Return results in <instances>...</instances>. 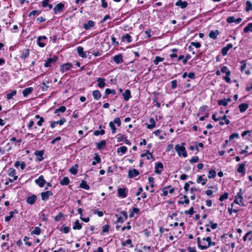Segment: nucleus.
Segmentation results:
<instances>
[{"label":"nucleus","mask_w":252,"mask_h":252,"mask_svg":"<svg viewBox=\"0 0 252 252\" xmlns=\"http://www.w3.org/2000/svg\"><path fill=\"white\" fill-rule=\"evenodd\" d=\"M175 5L178 6H180L181 8H185L188 5V2L186 1H182L181 0H178Z\"/></svg>","instance_id":"nucleus-28"},{"label":"nucleus","mask_w":252,"mask_h":252,"mask_svg":"<svg viewBox=\"0 0 252 252\" xmlns=\"http://www.w3.org/2000/svg\"><path fill=\"white\" fill-rule=\"evenodd\" d=\"M243 240L244 241H246L248 240L249 241L252 240V231H248L243 237Z\"/></svg>","instance_id":"nucleus-30"},{"label":"nucleus","mask_w":252,"mask_h":252,"mask_svg":"<svg viewBox=\"0 0 252 252\" xmlns=\"http://www.w3.org/2000/svg\"><path fill=\"white\" fill-rule=\"evenodd\" d=\"M243 197L242 196V190L240 189H239V192H237V195L235 196L234 203L240 206H244L245 204L243 201Z\"/></svg>","instance_id":"nucleus-2"},{"label":"nucleus","mask_w":252,"mask_h":252,"mask_svg":"<svg viewBox=\"0 0 252 252\" xmlns=\"http://www.w3.org/2000/svg\"><path fill=\"white\" fill-rule=\"evenodd\" d=\"M58 60V58L56 56H54L52 58H49L44 63V66L46 67H50L51 64L56 62Z\"/></svg>","instance_id":"nucleus-15"},{"label":"nucleus","mask_w":252,"mask_h":252,"mask_svg":"<svg viewBox=\"0 0 252 252\" xmlns=\"http://www.w3.org/2000/svg\"><path fill=\"white\" fill-rule=\"evenodd\" d=\"M215 245H216L215 242L211 241V242L207 244V245H203V247L202 248H201V250L206 249L208 248L211 245L215 246Z\"/></svg>","instance_id":"nucleus-60"},{"label":"nucleus","mask_w":252,"mask_h":252,"mask_svg":"<svg viewBox=\"0 0 252 252\" xmlns=\"http://www.w3.org/2000/svg\"><path fill=\"white\" fill-rule=\"evenodd\" d=\"M106 145V142L105 140H101L99 142L96 143V147L98 150L102 149Z\"/></svg>","instance_id":"nucleus-38"},{"label":"nucleus","mask_w":252,"mask_h":252,"mask_svg":"<svg viewBox=\"0 0 252 252\" xmlns=\"http://www.w3.org/2000/svg\"><path fill=\"white\" fill-rule=\"evenodd\" d=\"M185 145V143H182L181 145L177 144L175 147V150L179 157L182 156L184 158H186L188 156Z\"/></svg>","instance_id":"nucleus-1"},{"label":"nucleus","mask_w":252,"mask_h":252,"mask_svg":"<svg viewBox=\"0 0 252 252\" xmlns=\"http://www.w3.org/2000/svg\"><path fill=\"white\" fill-rule=\"evenodd\" d=\"M94 25V22L92 20H89L87 22V23H86L84 24L83 25V28L88 30H89L90 28H93Z\"/></svg>","instance_id":"nucleus-24"},{"label":"nucleus","mask_w":252,"mask_h":252,"mask_svg":"<svg viewBox=\"0 0 252 252\" xmlns=\"http://www.w3.org/2000/svg\"><path fill=\"white\" fill-rule=\"evenodd\" d=\"M216 176V171L215 170H210L208 172V177L209 179L214 178Z\"/></svg>","instance_id":"nucleus-46"},{"label":"nucleus","mask_w":252,"mask_h":252,"mask_svg":"<svg viewBox=\"0 0 252 252\" xmlns=\"http://www.w3.org/2000/svg\"><path fill=\"white\" fill-rule=\"evenodd\" d=\"M105 79L104 78L98 77L96 79L97 82V87L99 88H103L105 86Z\"/></svg>","instance_id":"nucleus-16"},{"label":"nucleus","mask_w":252,"mask_h":252,"mask_svg":"<svg viewBox=\"0 0 252 252\" xmlns=\"http://www.w3.org/2000/svg\"><path fill=\"white\" fill-rule=\"evenodd\" d=\"M238 173L245 174V164L244 163H241L239 164L238 167L237 169Z\"/></svg>","instance_id":"nucleus-33"},{"label":"nucleus","mask_w":252,"mask_h":252,"mask_svg":"<svg viewBox=\"0 0 252 252\" xmlns=\"http://www.w3.org/2000/svg\"><path fill=\"white\" fill-rule=\"evenodd\" d=\"M47 42V37L45 36H39L37 39V44L40 47H44Z\"/></svg>","instance_id":"nucleus-3"},{"label":"nucleus","mask_w":252,"mask_h":252,"mask_svg":"<svg viewBox=\"0 0 252 252\" xmlns=\"http://www.w3.org/2000/svg\"><path fill=\"white\" fill-rule=\"evenodd\" d=\"M41 13V12L39 10H33L32 11H31L29 14V17H31L32 16H34L35 15H38L40 13Z\"/></svg>","instance_id":"nucleus-63"},{"label":"nucleus","mask_w":252,"mask_h":252,"mask_svg":"<svg viewBox=\"0 0 252 252\" xmlns=\"http://www.w3.org/2000/svg\"><path fill=\"white\" fill-rule=\"evenodd\" d=\"M164 59L163 58H161L159 56H156L155 60L154 61V63L155 64L157 65L159 62H162Z\"/></svg>","instance_id":"nucleus-51"},{"label":"nucleus","mask_w":252,"mask_h":252,"mask_svg":"<svg viewBox=\"0 0 252 252\" xmlns=\"http://www.w3.org/2000/svg\"><path fill=\"white\" fill-rule=\"evenodd\" d=\"M126 245H130V246H129L130 248H132L133 247V246L132 244V241H131V239H127L126 241L123 242L122 243V245L123 247L126 246Z\"/></svg>","instance_id":"nucleus-49"},{"label":"nucleus","mask_w":252,"mask_h":252,"mask_svg":"<svg viewBox=\"0 0 252 252\" xmlns=\"http://www.w3.org/2000/svg\"><path fill=\"white\" fill-rule=\"evenodd\" d=\"M53 195V192L51 190H48L45 192H42L41 193V199L43 201L47 200L49 197Z\"/></svg>","instance_id":"nucleus-9"},{"label":"nucleus","mask_w":252,"mask_h":252,"mask_svg":"<svg viewBox=\"0 0 252 252\" xmlns=\"http://www.w3.org/2000/svg\"><path fill=\"white\" fill-rule=\"evenodd\" d=\"M114 123V124H116L118 126H120L121 124V121L120 118H116L114 119L113 121H112Z\"/></svg>","instance_id":"nucleus-64"},{"label":"nucleus","mask_w":252,"mask_h":252,"mask_svg":"<svg viewBox=\"0 0 252 252\" xmlns=\"http://www.w3.org/2000/svg\"><path fill=\"white\" fill-rule=\"evenodd\" d=\"M226 116L225 115H223L222 117H219L218 118L216 117V114L215 113L212 115L213 120L217 122L220 120H225V124L228 125L230 124V121L228 119H226Z\"/></svg>","instance_id":"nucleus-7"},{"label":"nucleus","mask_w":252,"mask_h":252,"mask_svg":"<svg viewBox=\"0 0 252 252\" xmlns=\"http://www.w3.org/2000/svg\"><path fill=\"white\" fill-rule=\"evenodd\" d=\"M43 155H44V151H36L34 152V155L36 157V160L38 161H41L43 160Z\"/></svg>","instance_id":"nucleus-12"},{"label":"nucleus","mask_w":252,"mask_h":252,"mask_svg":"<svg viewBox=\"0 0 252 252\" xmlns=\"http://www.w3.org/2000/svg\"><path fill=\"white\" fill-rule=\"evenodd\" d=\"M228 197V193L227 192H225L223 194L221 195L220 198L219 200L220 201H222L224 200L227 199Z\"/></svg>","instance_id":"nucleus-59"},{"label":"nucleus","mask_w":252,"mask_h":252,"mask_svg":"<svg viewBox=\"0 0 252 252\" xmlns=\"http://www.w3.org/2000/svg\"><path fill=\"white\" fill-rule=\"evenodd\" d=\"M245 33H247L249 32H252V23H250L248 25L245 27L243 30Z\"/></svg>","instance_id":"nucleus-45"},{"label":"nucleus","mask_w":252,"mask_h":252,"mask_svg":"<svg viewBox=\"0 0 252 252\" xmlns=\"http://www.w3.org/2000/svg\"><path fill=\"white\" fill-rule=\"evenodd\" d=\"M122 40L125 41L126 40L127 43H130L131 42V36L128 33L124 34L122 38Z\"/></svg>","instance_id":"nucleus-34"},{"label":"nucleus","mask_w":252,"mask_h":252,"mask_svg":"<svg viewBox=\"0 0 252 252\" xmlns=\"http://www.w3.org/2000/svg\"><path fill=\"white\" fill-rule=\"evenodd\" d=\"M207 182V179L205 177V175H202L198 176V178L196 180V182L198 184H201L202 185L204 186L206 184Z\"/></svg>","instance_id":"nucleus-11"},{"label":"nucleus","mask_w":252,"mask_h":252,"mask_svg":"<svg viewBox=\"0 0 252 252\" xmlns=\"http://www.w3.org/2000/svg\"><path fill=\"white\" fill-rule=\"evenodd\" d=\"M65 110H66L65 107L64 106H62L60 108H59L58 109H57L55 111L54 113L55 114H57L59 112L63 113V112H64L65 111Z\"/></svg>","instance_id":"nucleus-52"},{"label":"nucleus","mask_w":252,"mask_h":252,"mask_svg":"<svg viewBox=\"0 0 252 252\" xmlns=\"http://www.w3.org/2000/svg\"><path fill=\"white\" fill-rule=\"evenodd\" d=\"M116 91L115 90H111L110 89H106L105 91V94L106 95H108L109 94H115Z\"/></svg>","instance_id":"nucleus-56"},{"label":"nucleus","mask_w":252,"mask_h":252,"mask_svg":"<svg viewBox=\"0 0 252 252\" xmlns=\"http://www.w3.org/2000/svg\"><path fill=\"white\" fill-rule=\"evenodd\" d=\"M233 45L231 43H229L226 46L223 47L221 49V54L222 56H224L227 54L228 51L232 48Z\"/></svg>","instance_id":"nucleus-17"},{"label":"nucleus","mask_w":252,"mask_h":252,"mask_svg":"<svg viewBox=\"0 0 252 252\" xmlns=\"http://www.w3.org/2000/svg\"><path fill=\"white\" fill-rule=\"evenodd\" d=\"M113 61L116 64L122 63L123 62V56L121 54L114 56Z\"/></svg>","instance_id":"nucleus-20"},{"label":"nucleus","mask_w":252,"mask_h":252,"mask_svg":"<svg viewBox=\"0 0 252 252\" xmlns=\"http://www.w3.org/2000/svg\"><path fill=\"white\" fill-rule=\"evenodd\" d=\"M50 0H44L42 2V6L43 8L48 7L50 9L53 8V6L50 3Z\"/></svg>","instance_id":"nucleus-32"},{"label":"nucleus","mask_w":252,"mask_h":252,"mask_svg":"<svg viewBox=\"0 0 252 252\" xmlns=\"http://www.w3.org/2000/svg\"><path fill=\"white\" fill-rule=\"evenodd\" d=\"M37 199V197L35 195H32L31 196H29L26 200V202L31 205L33 204Z\"/></svg>","instance_id":"nucleus-25"},{"label":"nucleus","mask_w":252,"mask_h":252,"mask_svg":"<svg viewBox=\"0 0 252 252\" xmlns=\"http://www.w3.org/2000/svg\"><path fill=\"white\" fill-rule=\"evenodd\" d=\"M64 8V4L62 2H60L57 4L54 8L53 11L55 15H57L63 11Z\"/></svg>","instance_id":"nucleus-4"},{"label":"nucleus","mask_w":252,"mask_h":252,"mask_svg":"<svg viewBox=\"0 0 252 252\" xmlns=\"http://www.w3.org/2000/svg\"><path fill=\"white\" fill-rule=\"evenodd\" d=\"M16 172L15 170L13 168H9L8 170V175L10 177H13V180H16L18 176L16 175Z\"/></svg>","instance_id":"nucleus-26"},{"label":"nucleus","mask_w":252,"mask_h":252,"mask_svg":"<svg viewBox=\"0 0 252 252\" xmlns=\"http://www.w3.org/2000/svg\"><path fill=\"white\" fill-rule=\"evenodd\" d=\"M16 93H17L16 91L13 90L10 93L8 94H7V99L8 100H10V99H12L13 96L16 95Z\"/></svg>","instance_id":"nucleus-57"},{"label":"nucleus","mask_w":252,"mask_h":252,"mask_svg":"<svg viewBox=\"0 0 252 252\" xmlns=\"http://www.w3.org/2000/svg\"><path fill=\"white\" fill-rule=\"evenodd\" d=\"M21 58L25 61L29 56L30 50L29 49H24L21 51Z\"/></svg>","instance_id":"nucleus-23"},{"label":"nucleus","mask_w":252,"mask_h":252,"mask_svg":"<svg viewBox=\"0 0 252 252\" xmlns=\"http://www.w3.org/2000/svg\"><path fill=\"white\" fill-rule=\"evenodd\" d=\"M147 155H148L147 156V158L148 159H150V158H152V154L148 151L147 150L146 152V153H144V154H142L141 155V157H144L145 156H146Z\"/></svg>","instance_id":"nucleus-58"},{"label":"nucleus","mask_w":252,"mask_h":252,"mask_svg":"<svg viewBox=\"0 0 252 252\" xmlns=\"http://www.w3.org/2000/svg\"><path fill=\"white\" fill-rule=\"evenodd\" d=\"M94 161H93L92 162V164L93 165H95L97 163H99L101 160V158L98 155L96 154L95 157H94Z\"/></svg>","instance_id":"nucleus-50"},{"label":"nucleus","mask_w":252,"mask_h":252,"mask_svg":"<svg viewBox=\"0 0 252 252\" xmlns=\"http://www.w3.org/2000/svg\"><path fill=\"white\" fill-rule=\"evenodd\" d=\"M249 107V104L247 103H242L239 105V108L240 112L242 113L244 112L247 110Z\"/></svg>","instance_id":"nucleus-31"},{"label":"nucleus","mask_w":252,"mask_h":252,"mask_svg":"<svg viewBox=\"0 0 252 252\" xmlns=\"http://www.w3.org/2000/svg\"><path fill=\"white\" fill-rule=\"evenodd\" d=\"M109 227L110 226L108 224L103 226L101 234L108 232L109 231Z\"/></svg>","instance_id":"nucleus-62"},{"label":"nucleus","mask_w":252,"mask_h":252,"mask_svg":"<svg viewBox=\"0 0 252 252\" xmlns=\"http://www.w3.org/2000/svg\"><path fill=\"white\" fill-rule=\"evenodd\" d=\"M49 83V81L48 80H45L44 81H43L42 83V86L40 87V88L41 89V90L43 91V92H45V91H47L48 88H49V86L47 85Z\"/></svg>","instance_id":"nucleus-27"},{"label":"nucleus","mask_w":252,"mask_h":252,"mask_svg":"<svg viewBox=\"0 0 252 252\" xmlns=\"http://www.w3.org/2000/svg\"><path fill=\"white\" fill-rule=\"evenodd\" d=\"M218 104L220 106L222 105L224 106H226L228 104L225 99H220V100H218Z\"/></svg>","instance_id":"nucleus-54"},{"label":"nucleus","mask_w":252,"mask_h":252,"mask_svg":"<svg viewBox=\"0 0 252 252\" xmlns=\"http://www.w3.org/2000/svg\"><path fill=\"white\" fill-rule=\"evenodd\" d=\"M69 182H70V181H69V178L67 177H65L60 181V183L61 185H62L63 186H64V185H68Z\"/></svg>","instance_id":"nucleus-43"},{"label":"nucleus","mask_w":252,"mask_h":252,"mask_svg":"<svg viewBox=\"0 0 252 252\" xmlns=\"http://www.w3.org/2000/svg\"><path fill=\"white\" fill-rule=\"evenodd\" d=\"M245 10L247 12H249L251 10H252V3L249 1L247 0L246 2V8Z\"/></svg>","instance_id":"nucleus-41"},{"label":"nucleus","mask_w":252,"mask_h":252,"mask_svg":"<svg viewBox=\"0 0 252 252\" xmlns=\"http://www.w3.org/2000/svg\"><path fill=\"white\" fill-rule=\"evenodd\" d=\"M242 20V19L239 18L235 19L234 16L229 17L227 18L226 21L228 23H235L236 24H239Z\"/></svg>","instance_id":"nucleus-14"},{"label":"nucleus","mask_w":252,"mask_h":252,"mask_svg":"<svg viewBox=\"0 0 252 252\" xmlns=\"http://www.w3.org/2000/svg\"><path fill=\"white\" fill-rule=\"evenodd\" d=\"M41 233V229L40 228L37 226L34 227L33 230L32 231L31 234H35L36 235H39Z\"/></svg>","instance_id":"nucleus-48"},{"label":"nucleus","mask_w":252,"mask_h":252,"mask_svg":"<svg viewBox=\"0 0 252 252\" xmlns=\"http://www.w3.org/2000/svg\"><path fill=\"white\" fill-rule=\"evenodd\" d=\"M82 228V225L80 223L79 220H77L75 221L74 224L73 226V229L74 230H80Z\"/></svg>","instance_id":"nucleus-44"},{"label":"nucleus","mask_w":252,"mask_h":252,"mask_svg":"<svg viewBox=\"0 0 252 252\" xmlns=\"http://www.w3.org/2000/svg\"><path fill=\"white\" fill-rule=\"evenodd\" d=\"M14 212L13 211H10L9 213V216H6L5 218V220L7 222L9 221L10 220L13 218Z\"/></svg>","instance_id":"nucleus-55"},{"label":"nucleus","mask_w":252,"mask_h":252,"mask_svg":"<svg viewBox=\"0 0 252 252\" xmlns=\"http://www.w3.org/2000/svg\"><path fill=\"white\" fill-rule=\"evenodd\" d=\"M219 34V32L218 30L211 31L209 34V36L213 39H216Z\"/></svg>","instance_id":"nucleus-29"},{"label":"nucleus","mask_w":252,"mask_h":252,"mask_svg":"<svg viewBox=\"0 0 252 252\" xmlns=\"http://www.w3.org/2000/svg\"><path fill=\"white\" fill-rule=\"evenodd\" d=\"M121 214L122 216H119L118 215H116V217H117V222L123 223L125 220H126L127 219V214L126 212L123 211L121 212Z\"/></svg>","instance_id":"nucleus-6"},{"label":"nucleus","mask_w":252,"mask_h":252,"mask_svg":"<svg viewBox=\"0 0 252 252\" xmlns=\"http://www.w3.org/2000/svg\"><path fill=\"white\" fill-rule=\"evenodd\" d=\"M33 91V88L32 87H29L26 88L23 91V94L26 97Z\"/></svg>","instance_id":"nucleus-36"},{"label":"nucleus","mask_w":252,"mask_h":252,"mask_svg":"<svg viewBox=\"0 0 252 252\" xmlns=\"http://www.w3.org/2000/svg\"><path fill=\"white\" fill-rule=\"evenodd\" d=\"M118 195L121 198H125L127 195V190L125 188L118 189Z\"/></svg>","instance_id":"nucleus-5"},{"label":"nucleus","mask_w":252,"mask_h":252,"mask_svg":"<svg viewBox=\"0 0 252 252\" xmlns=\"http://www.w3.org/2000/svg\"><path fill=\"white\" fill-rule=\"evenodd\" d=\"M34 182L36 184L41 188L43 187L46 183L42 175H40L37 179H35Z\"/></svg>","instance_id":"nucleus-8"},{"label":"nucleus","mask_w":252,"mask_h":252,"mask_svg":"<svg viewBox=\"0 0 252 252\" xmlns=\"http://www.w3.org/2000/svg\"><path fill=\"white\" fill-rule=\"evenodd\" d=\"M72 66V64L71 63H66L61 66L60 70L63 73L68 71Z\"/></svg>","instance_id":"nucleus-10"},{"label":"nucleus","mask_w":252,"mask_h":252,"mask_svg":"<svg viewBox=\"0 0 252 252\" xmlns=\"http://www.w3.org/2000/svg\"><path fill=\"white\" fill-rule=\"evenodd\" d=\"M183 198L185 199L184 201L179 200L178 201V204H184L185 203L186 205H188L189 202V200L188 196L186 195H184Z\"/></svg>","instance_id":"nucleus-47"},{"label":"nucleus","mask_w":252,"mask_h":252,"mask_svg":"<svg viewBox=\"0 0 252 252\" xmlns=\"http://www.w3.org/2000/svg\"><path fill=\"white\" fill-rule=\"evenodd\" d=\"M78 167V165L77 164H76L74 166L71 167L69 169V172L71 174L75 175L77 174L78 170L77 168Z\"/></svg>","instance_id":"nucleus-37"},{"label":"nucleus","mask_w":252,"mask_h":252,"mask_svg":"<svg viewBox=\"0 0 252 252\" xmlns=\"http://www.w3.org/2000/svg\"><path fill=\"white\" fill-rule=\"evenodd\" d=\"M105 133V130L103 129H102L101 130H95L94 132V134L95 136H98L99 135H103Z\"/></svg>","instance_id":"nucleus-61"},{"label":"nucleus","mask_w":252,"mask_h":252,"mask_svg":"<svg viewBox=\"0 0 252 252\" xmlns=\"http://www.w3.org/2000/svg\"><path fill=\"white\" fill-rule=\"evenodd\" d=\"M109 125L112 130V133L115 134L116 132V128L114 123L112 121H111L110 122Z\"/></svg>","instance_id":"nucleus-53"},{"label":"nucleus","mask_w":252,"mask_h":252,"mask_svg":"<svg viewBox=\"0 0 252 252\" xmlns=\"http://www.w3.org/2000/svg\"><path fill=\"white\" fill-rule=\"evenodd\" d=\"M14 165L16 167L20 166L22 170L24 169L26 167L25 162L24 161L20 162V161H16L14 163Z\"/></svg>","instance_id":"nucleus-35"},{"label":"nucleus","mask_w":252,"mask_h":252,"mask_svg":"<svg viewBox=\"0 0 252 252\" xmlns=\"http://www.w3.org/2000/svg\"><path fill=\"white\" fill-rule=\"evenodd\" d=\"M122 95L124 97V100L126 101L129 100V99L132 97L130 91L128 89L125 90V92L122 94Z\"/></svg>","instance_id":"nucleus-19"},{"label":"nucleus","mask_w":252,"mask_h":252,"mask_svg":"<svg viewBox=\"0 0 252 252\" xmlns=\"http://www.w3.org/2000/svg\"><path fill=\"white\" fill-rule=\"evenodd\" d=\"M220 71L222 73H225L226 75H230L231 72L228 69V67L226 66H223L220 68Z\"/></svg>","instance_id":"nucleus-39"},{"label":"nucleus","mask_w":252,"mask_h":252,"mask_svg":"<svg viewBox=\"0 0 252 252\" xmlns=\"http://www.w3.org/2000/svg\"><path fill=\"white\" fill-rule=\"evenodd\" d=\"M92 95L95 100H99L101 97V94L100 92L98 90H94L92 92Z\"/></svg>","instance_id":"nucleus-21"},{"label":"nucleus","mask_w":252,"mask_h":252,"mask_svg":"<svg viewBox=\"0 0 252 252\" xmlns=\"http://www.w3.org/2000/svg\"><path fill=\"white\" fill-rule=\"evenodd\" d=\"M139 175V172L135 169H133L128 171V177L132 178Z\"/></svg>","instance_id":"nucleus-22"},{"label":"nucleus","mask_w":252,"mask_h":252,"mask_svg":"<svg viewBox=\"0 0 252 252\" xmlns=\"http://www.w3.org/2000/svg\"><path fill=\"white\" fill-rule=\"evenodd\" d=\"M127 149L126 147L122 146V147H120V148H118L117 152L118 153H121V156H122V155H123L126 153Z\"/></svg>","instance_id":"nucleus-42"},{"label":"nucleus","mask_w":252,"mask_h":252,"mask_svg":"<svg viewBox=\"0 0 252 252\" xmlns=\"http://www.w3.org/2000/svg\"><path fill=\"white\" fill-rule=\"evenodd\" d=\"M77 53L79 56L82 58H85L87 57L86 52L84 51V49L81 46H78L77 48Z\"/></svg>","instance_id":"nucleus-18"},{"label":"nucleus","mask_w":252,"mask_h":252,"mask_svg":"<svg viewBox=\"0 0 252 252\" xmlns=\"http://www.w3.org/2000/svg\"><path fill=\"white\" fill-rule=\"evenodd\" d=\"M80 187L82 189H84L86 190H88L90 189L89 186L87 184L86 181L82 180L80 185Z\"/></svg>","instance_id":"nucleus-40"},{"label":"nucleus","mask_w":252,"mask_h":252,"mask_svg":"<svg viewBox=\"0 0 252 252\" xmlns=\"http://www.w3.org/2000/svg\"><path fill=\"white\" fill-rule=\"evenodd\" d=\"M163 168V166L162 163L161 162H157L155 165V172L156 173L158 174H160L162 169Z\"/></svg>","instance_id":"nucleus-13"}]
</instances>
